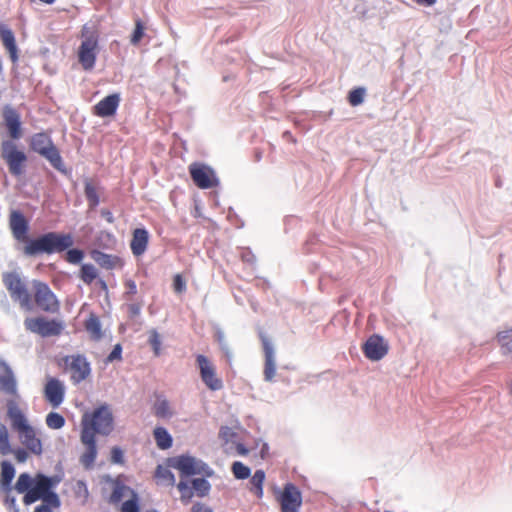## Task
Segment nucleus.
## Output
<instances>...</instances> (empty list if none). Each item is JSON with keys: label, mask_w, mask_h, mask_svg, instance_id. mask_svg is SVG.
<instances>
[{"label": "nucleus", "mask_w": 512, "mask_h": 512, "mask_svg": "<svg viewBox=\"0 0 512 512\" xmlns=\"http://www.w3.org/2000/svg\"><path fill=\"white\" fill-rule=\"evenodd\" d=\"M1 156L6 161L12 175L19 176L23 173L27 157L24 152L17 149V145L13 141L4 140L1 143Z\"/></svg>", "instance_id": "7"}, {"label": "nucleus", "mask_w": 512, "mask_h": 512, "mask_svg": "<svg viewBox=\"0 0 512 512\" xmlns=\"http://www.w3.org/2000/svg\"><path fill=\"white\" fill-rule=\"evenodd\" d=\"M81 37V43L98 45L99 31L94 24H85L82 27Z\"/></svg>", "instance_id": "31"}, {"label": "nucleus", "mask_w": 512, "mask_h": 512, "mask_svg": "<svg viewBox=\"0 0 512 512\" xmlns=\"http://www.w3.org/2000/svg\"><path fill=\"white\" fill-rule=\"evenodd\" d=\"M265 480V472L261 469L256 470L250 479V491H252L258 498L263 496V483Z\"/></svg>", "instance_id": "33"}, {"label": "nucleus", "mask_w": 512, "mask_h": 512, "mask_svg": "<svg viewBox=\"0 0 512 512\" xmlns=\"http://www.w3.org/2000/svg\"><path fill=\"white\" fill-rule=\"evenodd\" d=\"M44 393L46 400L52 405V407L57 408L64 401L65 387L60 380L51 378L46 383Z\"/></svg>", "instance_id": "16"}, {"label": "nucleus", "mask_w": 512, "mask_h": 512, "mask_svg": "<svg viewBox=\"0 0 512 512\" xmlns=\"http://www.w3.org/2000/svg\"><path fill=\"white\" fill-rule=\"evenodd\" d=\"M101 216L109 223H113L114 222V216L112 214V212L108 209H102L101 210Z\"/></svg>", "instance_id": "62"}, {"label": "nucleus", "mask_w": 512, "mask_h": 512, "mask_svg": "<svg viewBox=\"0 0 512 512\" xmlns=\"http://www.w3.org/2000/svg\"><path fill=\"white\" fill-rule=\"evenodd\" d=\"M143 35H144V27H143L141 21L137 20L136 21V27H135V29L133 31L132 36H131V43L133 45L138 44L140 42V40L142 39Z\"/></svg>", "instance_id": "51"}, {"label": "nucleus", "mask_w": 512, "mask_h": 512, "mask_svg": "<svg viewBox=\"0 0 512 512\" xmlns=\"http://www.w3.org/2000/svg\"><path fill=\"white\" fill-rule=\"evenodd\" d=\"M15 476V468L8 461L1 462L0 489L4 493H10L13 489L12 480Z\"/></svg>", "instance_id": "25"}, {"label": "nucleus", "mask_w": 512, "mask_h": 512, "mask_svg": "<svg viewBox=\"0 0 512 512\" xmlns=\"http://www.w3.org/2000/svg\"><path fill=\"white\" fill-rule=\"evenodd\" d=\"M53 508H55V506L52 504L43 502L41 505L35 508L34 512H54Z\"/></svg>", "instance_id": "60"}, {"label": "nucleus", "mask_w": 512, "mask_h": 512, "mask_svg": "<svg viewBox=\"0 0 512 512\" xmlns=\"http://www.w3.org/2000/svg\"><path fill=\"white\" fill-rule=\"evenodd\" d=\"M177 488L180 492V499L184 504H187L192 497L194 496L193 487H189L188 483L184 480H181L177 484Z\"/></svg>", "instance_id": "44"}, {"label": "nucleus", "mask_w": 512, "mask_h": 512, "mask_svg": "<svg viewBox=\"0 0 512 512\" xmlns=\"http://www.w3.org/2000/svg\"><path fill=\"white\" fill-rule=\"evenodd\" d=\"M236 450H237V453L241 456H246L249 452V450L242 443H238L236 445Z\"/></svg>", "instance_id": "63"}, {"label": "nucleus", "mask_w": 512, "mask_h": 512, "mask_svg": "<svg viewBox=\"0 0 512 512\" xmlns=\"http://www.w3.org/2000/svg\"><path fill=\"white\" fill-rule=\"evenodd\" d=\"M281 512H298L302 505L301 491L292 483L284 485L279 496Z\"/></svg>", "instance_id": "12"}, {"label": "nucleus", "mask_w": 512, "mask_h": 512, "mask_svg": "<svg viewBox=\"0 0 512 512\" xmlns=\"http://www.w3.org/2000/svg\"><path fill=\"white\" fill-rule=\"evenodd\" d=\"M73 245L70 234L47 232L35 238L26 239L23 253L28 257H36L41 254L61 253Z\"/></svg>", "instance_id": "1"}, {"label": "nucleus", "mask_w": 512, "mask_h": 512, "mask_svg": "<svg viewBox=\"0 0 512 512\" xmlns=\"http://www.w3.org/2000/svg\"><path fill=\"white\" fill-rule=\"evenodd\" d=\"M191 483L193 491H195L199 497L207 496L211 490V484L205 478H195Z\"/></svg>", "instance_id": "40"}, {"label": "nucleus", "mask_w": 512, "mask_h": 512, "mask_svg": "<svg viewBox=\"0 0 512 512\" xmlns=\"http://www.w3.org/2000/svg\"><path fill=\"white\" fill-rule=\"evenodd\" d=\"M5 505L8 507V509L12 512H20V509H19V506L17 505L16 503V498L15 496L11 495V492L10 493H6V497H5Z\"/></svg>", "instance_id": "53"}, {"label": "nucleus", "mask_w": 512, "mask_h": 512, "mask_svg": "<svg viewBox=\"0 0 512 512\" xmlns=\"http://www.w3.org/2000/svg\"><path fill=\"white\" fill-rule=\"evenodd\" d=\"M231 471L238 480H245L251 475V469L240 461L232 463Z\"/></svg>", "instance_id": "41"}, {"label": "nucleus", "mask_w": 512, "mask_h": 512, "mask_svg": "<svg viewBox=\"0 0 512 512\" xmlns=\"http://www.w3.org/2000/svg\"><path fill=\"white\" fill-rule=\"evenodd\" d=\"M66 261L71 264H78L84 258V252L78 248L67 249Z\"/></svg>", "instance_id": "48"}, {"label": "nucleus", "mask_w": 512, "mask_h": 512, "mask_svg": "<svg viewBox=\"0 0 512 512\" xmlns=\"http://www.w3.org/2000/svg\"><path fill=\"white\" fill-rule=\"evenodd\" d=\"M191 512H213V510L207 505L197 502L192 506Z\"/></svg>", "instance_id": "58"}, {"label": "nucleus", "mask_w": 512, "mask_h": 512, "mask_svg": "<svg viewBox=\"0 0 512 512\" xmlns=\"http://www.w3.org/2000/svg\"><path fill=\"white\" fill-rule=\"evenodd\" d=\"M131 491L134 490L119 481L115 482L110 496V502L114 504L119 503L127 493L131 495Z\"/></svg>", "instance_id": "37"}, {"label": "nucleus", "mask_w": 512, "mask_h": 512, "mask_svg": "<svg viewBox=\"0 0 512 512\" xmlns=\"http://www.w3.org/2000/svg\"><path fill=\"white\" fill-rule=\"evenodd\" d=\"M0 390L8 395H17V381L11 367L0 360Z\"/></svg>", "instance_id": "18"}, {"label": "nucleus", "mask_w": 512, "mask_h": 512, "mask_svg": "<svg viewBox=\"0 0 512 512\" xmlns=\"http://www.w3.org/2000/svg\"><path fill=\"white\" fill-rule=\"evenodd\" d=\"M241 258L244 262L251 264V265L255 264V262H256L255 255L249 249H245L242 251Z\"/></svg>", "instance_id": "56"}, {"label": "nucleus", "mask_w": 512, "mask_h": 512, "mask_svg": "<svg viewBox=\"0 0 512 512\" xmlns=\"http://www.w3.org/2000/svg\"><path fill=\"white\" fill-rule=\"evenodd\" d=\"M128 311L131 317L138 316L141 312V306L137 303H131L128 305Z\"/></svg>", "instance_id": "59"}, {"label": "nucleus", "mask_w": 512, "mask_h": 512, "mask_svg": "<svg viewBox=\"0 0 512 512\" xmlns=\"http://www.w3.org/2000/svg\"><path fill=\"white\" fill-rule=\"evenodd\" d=\"M9 223L14 238L26 243V239H29L30 237L27 236L29 226L24 215L20 211H12Z\"/></svg>", "instance_id": "17"}, {"label": "nucleus", "mask_w": 512, "mask_h": 512, "mask_svg": "<svg viewBox=\"0 0 512 512\" xmlns=\"http://www.w3.org/2000/svg\"><path fill=\"white\" fill-rule=\"evenodd\" d=\"M190 176L201 189H209L219 185V179L215 171L207 165L201 163H192L189 166Z\"/></svg>", "instance_id": "9"}, {"label": "nucleus", "mask_w": 512, "mask_h": 512, "mask_svg": "<svg viewBox=\"0 0 512 512\" xmlns=\"http://www.w3.org/2000/svg\"><path fill=\"white\" fill-rule=\"evenodd\" d=\"M173 287H174L175 292H177V293H181L186 290V283L183 280V278L181 277V275H179V274L175 275L174 280H173Z\"/></svg>", "instance_id": "55"}, {"label": "nucleus", "mask_w": 512, "mask_h": 512, "mask_svg": "<svg viewBox=\"0 0 512 512\" xmlns=\"http://www.w3.org/2000/svg\"><path fill=\"white\" fill-rule=\"evenodd\" d=\"M120 100V95L118 93L104 97L94 106V114L99 117H110L115 115L119 107Z\"/></svg>", "instance_id": "20"}, {"label": "nucleus", "mask_w": 512, "mask_h": 512, "mask_svg": "<svg viewBox=\"0 0 512 512\" xmlns=\"http://www.w3.org/2000/svg\"><path fill=\"white\" fill-rule=\"evenodd\" d=\"M81 442L86 446V451L80 457V462L86 469H90L97 457V446L93 433L87 429H82Z\"/></svg>", "instance_id": "15"}, {"label": "nucleus", "mask_w": 512, "mask_h": 512, "mask_svg": "<svg viewBox=\"0 0 512 512\" xmlns=\"http://www.w3.org/2000/svg\"><path fill=\"white\" fill-rule=\"evenodd\" d=\"M366 90L363 87H358L350 91L348 100L352 106H358L364 101Z\"/></svg>", "instance_id": "45"}, {"label": "nucleus", "mask_w": 512, "mask_h": 512, "mask_svg": "<svg viewBox=\"0 0 512 512\" xmlns=\"http://www.w3.org/2000/svg\"><path fill=\"white\" fill-rule=\"evenodd\" d=\"M46 425L51 429H61L65 425V418L57 412H50L46 416Z\"/></svg>", "instance_id": "43"}, {"label": "nucleus", "mask_w": 512, "mask_h": 512, "mask_svg": "<svg viewBox=\"0 0 512 512\" xmlns=\"http://www.w3.org/2000/svg\"><path fill=\"white\" fill-rule=\"evenodd\" d=\"M22 444L33 454L40 455L42 453V443L36 437L35 431L32 427L20 433Z\"/></svg>", "instance_id": "24"}, {"label": "nucleus", "mask_w": 512, "mask_h": 512, "mask_svg": "<svg viewBox=\"0 0 512 512\" xmlns=\"http://www.w3.org/2000/svg\"><path fill=\"white\" fill-rule=\"evenodd\" d=\"M111 462L114 464H124V453L123 450L115 446L111 449Z\"/></svg>", "instance_id": "52"}, {"label": "nucleus", "mask_w": 512, "mask_h": 512, "mask_svg": "<svg viewBox=\"0 0 512 512\" xmlns=\"http://www.w3.org/2000/svg\"><path fill=\"white\" fill-rule=\"evenodd\" d=\"M85 327L93 339L99 340L102 337L101 322L97 316L91 315L86 321Z\"/></svg>", "instance_id": "36"}, {"label": "nucleus", "mask_w": 512, "mask_h": 512, "mask_svg": "<svg viewBox=\"0 0 512 512\" xmlns=\"http://www.w3.org/2000/svg\"><path fill=\"white\" fill-rule=\"evenodd\" d=\"M84 193L90 209L96 208L100 203L98 188L89 179L85 180Z\"/></svg>", "instance_id": "30"}, {"label": "nucleus", "mask_w": 512, "mask_h": 512, "mask_svg": "<svg viewBox=\"0 0 512 512\" xmlns=\"http://www.w3.org/2000/svg\"><path fill=\"white\" fill-rule=\"evenodd\" d=\"M153 435L158 448L166 450L172 446L173 439L166 428L156 427L154 429Z\"/></svg>", "instance_id": "28"}, {"label": "nucleus", "mask_w": 512, "mask_h": 512, "mask_svg": "<svg viewBox=\"0 0 512 512\" xmlns=\"http://www.w3.org/2000/svg\"><path fill=\"white\" fill-rule=\"evenodd\" d=\"M154 414L156 417L162 419L171 418L173 412L171 410L169 401L164 398H158L154 404Z\"/></svg>", "instance_id": "34"}, {"label": "nucleus", "mask_w": 512, "mask_h": 512, "mask_svg": "<svg viewBox=\"0 0 512 512\" xmlns=\"http://www.w3.org/2000/svg\"><path fill=\"white\" fill-rule=\"evenodd\" d=\"M196 362L200 371V377L208 389L219 391L223 388V381L217 376L214 365L204 355L199 354Z\"/></svg>", "instance_id": "11"}, {"label": "nucleus", "mask_w": 512, "mask_h": 512, "mask_svg": "<svg viewBox=\"0 0 512 512\" xmlns=\"http://www.w3.org/2000/svg\"><path fill=\"white\" fill-rule=\"evenodd\" d=\"M216 340L220 345L221 350L224 352L225 356L230 359L232 357V353L229 349L228 343L225 339V334L221 329H217L216 333Z\"/></svg>", "instance_id": "49"}, {"label": "nucleus", "mask_w": 512, "mask_h": 512, "mask_svg": "<svg viewBox=\"0 0 512 512\" xmlns=\"http://www.w3.org/2000/svg\"><path fill=\"white\" fill-rule=\"evenodd\" d=\"M1 39L3 45L8 50L11 60L16 62L18 60V50L16 45V40L14 33L9 28L2 26L1 27Z\"/></svg>", "instance_id": "26"}, {"label": "nucleus", "mask_w": 512, "mask_h": 512, "mask_svg": "<svg viewBox=\"0 0 512 512\" xmlns=\"http://www.w3.org/2000/svg\"><path fill=\"white\" fill-rule=\"evenodd\" d=\"M30 149L45 158L60 173H66V167L58 148L47 132H38L31 136Z\"/></svg>", "instance_id": "3"}, {"label": "nucleus", "mask_w": 512, "mask_h": 512, "mask_svg": "<svg viewBox=\"0 0 512 512\" xmlns=\"http://www.w3.org/2000/svg\"><path fill=\"white\" fill-rule=\"evenodd\" d=\"M363 352L369 360L379 361L388 353V345L382 336L374 334L364 343Z\"/></svg>", "instance_id": "14"}, {"label": "nucleus", "mask_w": 512, "mask_h": 512, "mask_svg": "<svg viewBox=\"0 0 512 512\" xmlns=\"http://www.w3.org/2000/svg\"><path fill=\"white\" fill-rule=\"evenodd\" d=\"M122 512H139L138 494L131 491V498L122 504Z\"/></svg>", "instance_id": "46"}, {"label": "nucleus", "mask_w": 512, "mask_h": 512, "mask_svg": "<svg viewBox=\"0 0 512 512\" xmlns=\"http://www.w3.org/2000/svg\"><path fill=\"white\" fill-rule=\"evenodd\" d=\"M2 280L12 300L19 302L22 308L29 309L31 306V296L19 273L16 271L4 272Z\"/></svg>", "instance_id": "6"}, {"label": "nucleus", "mask_w": 512, "mask_h": 512, "mask_svg": "<svg viewBox=\"0 0 512 512\" xmlns=\"http://www.w3.org/2000/svg\"><path fill=\"white\" fill-rule=\"evenodd\" d=\"M13 453H14L16 460L20 463L25 462L28 458V453L23 448H17L13 451Z\"/></svg>", "instance_id": "57"}, {"label": "nucleus", "mask_w": 512, "mask_h": 512, "mask_svg": "<svg viewBox=\"0 0 512 512\" xmlns=\"http://www.w3.org/2000/svg\"><path fill=\"white\" fill-rule=\"evenodd\" d=\"M8 415L11 419L12 427L17 430L19 434L31 427L25 415L18 408H10Z\"/></svg>", "instance_id": "27"}, {"label": "nucleus", "mask_w": 512, "mask_h": 512, "mask_svg": "<svg viewBox=\"0 0 512 512\" xmlns=\"http://www.w3.org/2000/svg\"><path fill=\"white\" fill-rule=\"evenodd\" d=\"M166 465L178 470L182 478L193 475H202L204 477H212L214 475V470L207 463L189 454L169 457L166 460Z\"/></svg>", "instance_id": "4"}, {"label": "nucleus", "mask_w": 512, "mask_h": 512, "mask_svg": "<svg viewBox=\"0 0 512 512\" xmlns=\"http://www.w3.org/2000/svg\"><path fill=\"white\" fill-rule=\"evenodd\" d=\"M5 125L13 139H18L21 136V121L20 115L12 107L6 106L3 111Z\"/></svg>", "instance_id": "22"}, {"label": "nucleus", "mask_w": 512, "mask_h": 512, "mask_svg": "<svg viewBox=\"0 0 512 512\" xmlns=\"http://www.w3.org/2000/svg\"><path fill=\"white\" fill-rule=\"evenodd\" d=\"M82 429L95 434L108 436L114 429V418L110 406L106 403L95 408L91 415L85 414L82 419Z\"/></svg>", "instance_id": "5"}, {"label": "nucleus", "mask_w": 512, "mask_h": 512, "mask_svg": "<svg viewBox=\"0 0 512 512\" xmlns=\"http://www.w3.org/2000/svg\"><path fill=\"white\" fill-rule=\"evenodd\" d=\"M234 433L229 427H222L220 429V437H222L225 441H228L231 436H233Z\"/></svg>", "instance_id": "61"}, {"label": "nucleus", "mask_w": 512, "mask_h": 512, "mask_svg": "<svg viewBox=\"0 0 512 512\" xmlns=\"http://www.w3.org/2000/svg\"><path fill=\"white\" fill-rule=\"evenodd\" d=\"M91 257L98 265L105 269H113L117 261V257L106 254L99 250H93L91 252Z\"/></svg>", "instance_id": "29"}, {"label": "nucleus", "mask_w": 512, "mask_h": 512, "mask_svg": "<svg viewBox=\"0 0 512 512\" xmlns=\"http://www.w3.org/2000/svg\"><path fill=\"white\" fill-rule=\"evenodd\" d=\"M33 479L29 473H21L15 483L14 489L19 494H26L31 490Z\"/></svg>", "instance_id": "35"}, {"label": "nucleus", "mask_w": 512, "mask_h": 512, "mask_svg": "<svg viewBox=\"0 0 512 512\" xmlns=\"http://www.w3.org/2000/svg\"><path fill=\"white\" fill-rule=\"evenodd\" d=\"M170 467H163L158 465L155 470V477L169 486H174L176 483L174 474L170 471Z\"/></svg>", "instance_id": "38"}, {"label": "nucleus", "mask_w": 512, "mask_h": 512, "mask_svg": "<svg viewBox=\"0 0 512 512\" xmlns=\"http://www.w3.org/2000/svg\"><path fill=\"white\" fill-rule=\"evenodd\" d=\"M66 363L71 372V380L78 384L84 381L91 372L90 363L83 355H73L66 358Z\"/></svg>", "instance_id": "13"}, {"label": "nucleus", "mask_w": 512, "mask_h": 512, "mask_svg": "<svg viewBox=\"0 0 512 512\" xmlns=\"http://www.w3.org/2000/svg\"><path fill=\"white\" fill-rule=\"evenodd\" d=\"M125 287L126 291L123 296L127 301H131L132 297L137 293L136 282L132 279H128L125 281Z\"/></svg>", "instance_id": "50"}, {"label": "nucleus", "mask_w": 512, "mask_h": 512, "mask_svg": "<svg viewBox=\"0 0 512 512\" xmlns=\"http://www.w3.org/2000/svg\"><path fill=\"white\" fill-rule=\"evenodd\" d=\"M59 479L55 477H49L45 474L38 473L33 479L32 488L23 497L25 505H31L38 500H42L44 503H49L58 509L61 506V501L53 488L59 483Z\"/></svg>", "instance_id": "2"}, {"label": "nucleus", "mask_w": 512, "mask_h": 512, "mask_svg": "<svg viewBox=\"0 0 512 512\" xmlns=\"http://www.w3.org/2000/svg\"><path fill=\"white\" fill-rule=\"evenodd\" d=\"M98 277V271L93 264L85 263L81 266L80 278L90 285Z\"/></svg>", "instance_id": "39"}, {"label": "nucleus", "mask_w": 512, "mask_h": 512, "mask_svg": "<svg viewBox=\"0 0 512 512\" xmlns=\"http://www.w3.org/2000/svg\"><path fill=\"white\" fill-rule=\"evenodd\" d=\"M35 302L37 306L49 313H55L59 310V302L50 287L41 281H34Z\"/></svg>", "instance_id": "10"}, {"label": "nucleus", "mask_w": 512, "mask_h": 512, "mask_svg": "<svg viewBox=\"0 0 512 512\" xmlns=\"http://www.w3.org/2000/svg\"><path fill=\"white\" fill-rule=\"evenodd\" d=\"M149 344L151 345L153 352L156 356L160 355L161 351V339L159 333L153 329L149 332Z\"/></svg>", "instance_id": "47"}, {"label": "nucleus", "mask_w": 512, "mask_h": 512, "mask_svg": "<svg viewBox=\"0 0 512 512\" xmlns=\"http://www.w3.org/2000/svg\"><path fill=\"white\" fill-rule=\"evenodd\" d=\"M263 350L265 354L264 380L272 382L276 373L275 351L272 342L262 337Z\"/></svg>", "instance_id": "19"}, {"label": "nucleus", "mask_w": 512, "mask_h": 512, "mask_svg": "<svg viewBox=\"0 0 512 512\" xmlns=\"http://www.w3.org/2000/svg\"><path fill=\"white\" fill-rule=\"evenodd\" d=\"M413 1L419 5L426 6V7H430L437 2V0H413Z\"/></svg>", "instance_id": "64"}, {"label": "nucleus", "mask_w": 512, "mask_h": 512, "mask_svg": "<svg viewBox=\"0 0 512 512\" xmlns=\"http://www.w3.org/2000/svg\"><path fill=\"white\" fill-rule=\"evenodd\" d=\"M497 338L502 354L512 358V329L498 333Z\"/></svg>", "instance_id": "32"}, {"label": "nucleus", "mask_w": 512, "mask_h": 512, "mask_svg": "<svg viewBox=\"0 0 512 512\" xmlns=\"http://www.w3.org/2000/svg\"><path fill=\"white\" fill-rule=\"evenodd\" d=\"M98 53V45L81 43L78 51V60L82 68L90 71L94 68Z\"/></svg>", "instance_id": "21"}, {"label": "nucleus", "mask_w": 512, "mask_h": 512, "mask_svg": "<svg viewBox=\"0 0 512 512\" xmlns=\"http://www.w3.org/2000/svg\"><path fill=\"white\" fill-rule=\"evenodd\" d=\"M122 358V346L120 344H116L110 354L107 356V362H114L116 360H121Z\"/></svg>", "instance_id": "54"}, {"label": "nucleus", "mask_w": 512, "mask_h": 512, "mask_svg": "<svg viewBox=\"0 0 512 512\" xmlns=\"http://www.w3.org/2000/svg\"><path fill=\"white\" fill-rule=\"evenodd\" d=\"M11 452L8 430L5 425L0 424V454L7 455Z\"/></svg>", "instance_id": "42"}, {"label": "nucleus", "mask_w": 512, "mask_h": 512, "mask_svg": "<svg viewBox=\"0 0 512 512\" xmlns=\"http://www.w3.org/2000/svg\"><path fill=\"white\" fill-rule=\"evenodd\" d=\"M24 325L27 330L42 337L57 336L63 330L61 322L57 320H47L43 317L27 318L24 321Z\"/></svg>", "instance_id": "8"}, {"label": "nucleus", "mask_w": 512, "mask_h": 512, "mask_svg": "<svg viewBox=\"0 0 512 512\" xmlns=\"http://www.w3.org/2000/svg\"><path fill=\"white\" fill-rule=\"evenodd\" d=\"M149 233L145 228H136L132 234L130 248L135 256L142 255L148 245Z\"/></svg>", "instance_id": "23"}]
</instances>
